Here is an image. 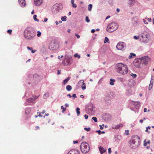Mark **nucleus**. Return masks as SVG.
<instances>
[{
	"instance_id": "nucleus-1",
	"label": "nucleus",
	"mask_w": 154,
	"mask_h": 154,
	"mask_svg": "<svg viewBox=\"0 0 154 154\" xmlns=\"http://www.w3.org/2000/svg\"><path fill=\"white\" fill-rule=\"evenodd\" d=\"M36 35V32L32 28L28 27L25 30L24 35L25 38L28 40H31Z\"/></svg>"
},
{
	"instance_id": "nucleus-44",
	"label": "nucleus",
	"mask_w": 154,
	"mask_h": 154,
	"mask_svg": "<svg viewBox=\"0 0 154 154\" xmlns=\"http://www.w3.org/2000/svg\"><path fill=\"white\" fill-rule=\"evenodd\" d=\"M130 75L132 76L133 78H135L137 76V75L136 74H134L133 73H131Z\"/></svg>"
},
{
	"instance_id": "nucleus-18",
	"label": "nucleus",
	"mask_w": 154,
	"mask_h": 154,
	"mask_svg": "<svg viewBox=\"0 0 154 154\" xmlns=\"http://www.w3.org/2000/svg\"><path fill=\"white\" fill-rule=\"evenodd\" d=\"M54 5L55 6V7H56V8L59 11L60 10H62L63 8L62 4L61 3H56Z\"/></svg>"
},
{
	"instance_id": "nucleus-58",
	"label": "nucleus",
	"mask_w": 154,
	"mask_h": 154,
	"mask_svg": "<svg viewBox=\"0 0 154 154\" xmlns=\"http://www.w3.org/2000/svg\"><path fill=\"white\" fill-rule=\"evenodd\" d=\"M72 97H74V98H76L77 97L76 94H72Z\"/></svg>"
},
{
	"instance_id": "nucleus-32",
	"label": "nucleus",
	"mask_w": 154,
	"mask_h": 154,
	"mask_svg": "<svg viewBox=\"0 0 154 154\" xmlns=\"http://www.w3.org/2000/svg\"><path fill=\"white\" fill-rule=\"evenodd\" d=\"M82 81H83V82H84L83 80H82ZM82 90H85L86 89V86L85 85V84L84 83V82H83V84L82 86Z\"/></svg>"
},
{
	"instance_id": "nucleus-47",
	"label": "nucleus",
	"mask_w": 154,
	"mask_h": 154,
	"mask_svg": "<svg viewBox=\"0 0 154 154\" xmlns=\"http://www.w3.org/2000/svg\"><path fill=\"white\" fill-rule=\"evenodd\" d=\"M33 77L34 78H36L38 77L37 74H35L33 75Z\"/></svg>"
},
{
	"instance_id": "nucleus-37",
	"label": "nucleus",
	"mask_w": 154,
	"mask_h": 154,
	"mask_svg": "<svg viewBox=\"0 0 154 154\" xmlns=\"http://www.w3.org/2000/svg\"><path fill=\"white\" fill-rule=\"evenodd\" d=\"M92 5L91 4H90L88 5V10L89 11H91L92 8Z\"/></svg>"
},
{
	"instance_id": "nucleus-53",
	"label": "nucleus",
	"mask_w": 154,
	"mask_h": 154,
	"mask_svg": "<svg viewBox=\"0 0 154 154\" xmlns=\"http://www.w3.org/2000/svg\"><path fill=\"white\" fill-rule=\"evenodd\" d=\"M75 36L76 37H77L78 38H80V36L79 35H78V34H77V33H75Z\"/></svg>"
},
{
	"instance_id": "nucleus-36",
	"label": "nucleus",
	"mask_w": 154,
	"mask_h": 154,
	"mask_svg": "<svg viewBox=\"0 0 154 154\" xmlns=\"http://www.w3.org/2000/svg\"><path fill=\"white\" fill-rule=\"evenodd\" d=\"M34 3L36 6H38V0H34Z\"/></svg>"
},
{
	"instance_id": "nucleus-16",
	"label": "nucleus",
	"mask_w": 154,
	"mask_h": 154,
	"mask_svg": "<svg viewBox=\"0 0 154 154\" xmlns=\"http://www.w3.org/2000/svg\"><path fill=\"white\" fill-rule=\"evenodd\" d=\"M132 104L134 106L135 108L137 109H138L140 106V103L138 101H132Z\"/></svg>"
},
{
	"instance_id": "nucleus-61",
	"label": "nucleus",
	"mask_w": 154,
	"mask_h": 154,
	"mask_svg": "<svg viewBox=\"0 0 154 154\" xmlns=\"http://www.w3.org/2000/svg\"><path fill=\"white\" fill-rule=\"evenodd\" d=\"M60 73H61V71L60 70H58L57 71V74L58 75H59L60 74Z\"/></svg>"
},
{
	"instance_id": "nucleus-23",
	"label": "nucleus",
	"mask_w": 154,
	"mask_h": 154,
	"mask_svg": "<svg viewBox=\"0 0 154 154\" xmlns=\"http://www.w3.org/2000/svg\"><path fill=\"white\" fill-rule=\"evenodd\" d=\"M70 78L69 77H67L66 79L64 80L63 82V84L64 85H66L70 80Z\"/></svg>"
},
{
	"instance_id": "nucleus-8",
	"label": "nucleus",
	"mask_w": 154,
	"mask_h": 154,
	"mask_svg": "<svg viewBox=\"0 0 154 154\" xmlns=\"http://www.w3.org/2000/svg\"><path fill=\"white\" fill-rule=\"evenodd\" d=\"M59 47V44L56 42H51L49 46V49L51 50H56Z\"/></svg>"
},
{
	"instance_id": "nucleus-45",
	"label": "nucleus",
	"mask_w": 154,
	"mask_h": 154,
	"mask_svg": "<svg viewBox=\"0 0 154 154\" xmlns=\"http://www.w3.org/2000/svg\"><path fill=\"white\" fill-rule=\"evenodd\" d=\"M84 129L86 131H89L90 130L91 128H85Z\"/></svg>"
},
{
	"instance_id": "nucleus-62",
	"label": "nucleus",
	"mask_w": 154,
	"mask_h": 154,
	"mask_svg": "<svg viewBox=\"0 0 154 154\" xmlns=\"http://www.w3.org/2000/svg\"><path fill=\"white\" fill-rule=\"evenodd\" d=\"M48 20V18L46 17L44 19V21L42 20V21H44V22H46Z\"/></svg>"
},
{
	"instance_id": "nucleus-11",
	"label": "nucleus",
	"mask_w": 154,
	"mask_h": 154,
	"mask_svg": "<svg viewBox=\"0 0 154 154\" xmlns=\"http://www.w3.org/2000/svg\"><path fill=\"white\" fill-rule=\"evenodd\" d=\"M142 63L141 58H139L135 59L134 61V65L136 67H140Z\"/></svg>"
},
{
	"instance_id": "nucleus-2",
	"label": "nucleus",
	"mask_w": 154,
	"mask_h": 154,
	"mask_svg": "<svg viewBox=\"0 0 154 154\" xmlns=\"http://www.w3.org/2000/svg\"><path fill=\"white\" fill-rule=\"evenodd\" d=\"M116 68L118 72L122 74H126L128 72L127 66L122 63H119L117 64Z\"/></svg>"
},
{
	"instance_id": "nucleus-49",
	"label": "nucleus",
	"mask_w": 154,
	"mask_h": 154,
	"mask_svg": "<svg viewBox=\"0 0 154 154\" xmlns=\"http://www.w3.org/2000/svg\"><path fill=\"white\" fill-rule=\"evenodd\" d=\"M7 32L8 33H9L10 34H11L12 30L11 29H9L8 30Z\"/></svg>"
},
{
	"instance_id": "nucleus-55",
	"label": "nucleus",
	"mask_w": 154,
	"mask_h": 154,
	"mask_svg": "<svg viewBox=\"0 0 154 154\" xmlns=\"http://www.w3.org/2000/svg\"><path fill=\"white\" fill-rule=\"evenodd\" d=\"M31 52L32 53H35L36 51V50H32V49L31 50Z\"/></svg>"
},
{
	"instance_id": "nucleus-39",
	"label": "nucleus",
	"mask_w": 154,
	"mask_h": 154,
	"mask_svg": "<svg viewBox=\"0 0 154 154\" xmlns=\"http://www.w3.org/2000/svg\"><path fill=\"white\" fill-rule=\"evenodd\" d=\"M37 15H34L33 16V19L35 21H38V20L36 18Z\"/></svg>"
},
{
	"instance_id": "nucleus-13",
	"label": "nucleus",
	"mask_w": 154,
	"mask_h": 154,
	"mask_svg": "<svg viewBox=\"0 0 154 154\" xmlns=\"http://www.w3.org/2000/svg\"><path fill=\"white\" fill-rule=\"evenodd\" d=\"M40 53L43 56L44 58L46 59H48V57H47L46 56L45 57V55L46 54V51L45 45H42V47L41 48L40 50Z\"/></svg>"
},
{
	"instance_id": "nucleus-14",
	"label": "nucleus",
	"mask_w": 154,
	"mask_h": 154,
	"mask_svg": "<svg viewBox=\"0 0 154 154\" xmlns=\"http://www.w3.org/2000/svg\"><path fill=\"white\" fill-rule=\"evenodd\" d=\"M125 43L123 42H119L116 46V48L118 50H122L125 47Z\"/></svg>"
},
{
	"instance_id": "nucleus-15",
	"label": "nucleus",
	"mask_w": 154,
	"mask_h": 154,
	"mask_svg": "<svg viewBox=\"0 0 154 154\" xmlns=\"http://www.w3.org/2000/svg\"><path fill=\"white\" fill-rule=\"evenodd\" d=\"M123 125L122 123H120L117 125H113L112 126V129H118L122 128L123 127Z\"/></svg>"
},
{
	"instance_id": "nucleus-64",
	"label": "nucleus",
	"mask_w": 154,
	"mask_h": 154,
	"mask_svg": "<svg viewBox=\"0 0 154 154\" xmlns=\"http://www.w3.org/2000/svg\"><path fill=\"white\" fill-rule=\"evenodd\" d=\"M73 143L74 144L77 143H78V141L77 140L74 141Z\"/></svg>"
},
{
	"instance_id": "nucleus-3",
	"label": "nucleus",
	"mask_w": 154,
	"mask_h": 154,
	"mask_svg": "<svg viewBox=\"0 0 154 154\" xmlns=\"http://www.w3.org/2000/svg\"><path fill=\"white\" fill-rule=\"evenodd\" d=\"M118 27L119 26L116 23L113 22L108 25L106 30L109 32H112L116 30Z\"/></svg>"
},
{
	"instance_id": "nucleus-40",
	"label": "nucleus",
	"mask_w": 154,
	"mask_h": 154,
	"mask_svg": "<svg viewBox=\"0 0 154 154\" xmlns=\"http://www.w3.org/2000/svg\"><path fill=\"white\" fill-rule=\"evenodd\" d=\"M109 41L108 38L107 37H105L104 41V43H105L108 42Z\"/></svg>"
},
{
	"instance_id": "nucleus-46",
	"label": "nucleus",
	"mask_w": 154,
	"mask_h": 154,
	"mask_svg": "<svg viewBox=\"0 0 154 154\" xmlns=\"http://www.w3.org/2000/svg\"><path fill=\"white\" fill-rule=\"evenodd\" d=\"M104 125L103 124L102 125H99V126L100 127V129L101 130H102L103 128V127L104 126Z\"/></svg>"
},
{
	"instance_id": "nucleus-28",
	"label": "nucleus",
	"mask_w": 154,
	"mask_h": 154,
	"mask_svg": "<svg viewBox=\"0 0 154 154\" xmlns=\"http://www.w3.org/2000/svg\"><path fill=\"white\" fill-rule=\"evenodd\" d=\"M136 56V55L133 53H130V55L129 56V59L133 58Z\"/></svg>"
},
{
	"instance_id": "nucleus-26",
	"label": "nucleus",
	"mask_w": 154,
	"mask_h": 154,
	"mask_svg": "<svg viewBox=\"0 0 154 154\" xmlns=\"http://www.w3.org/2000/svg\"><path fill=\"white\" fill-rule=\"evenodd\" d=\"M49 95V94L48 92H46L45 94H44L43 96V98L44 99L47 98Z\"/></svg>"
},
{
	"instance_id": "nucleus-27",
	"label": "nucleus",
	"mask_w": 154,
	"mask_h": 154,
	"mask_svg": "<svg viewBox=\"0 0 154 154\" xmlns=\"http://www.w3.org/2000/svg\"><path fill=\"white\" fill-rule=\"evenodd\" d=\"M71 3L72 4V7L74 8H75L77 7V5L76 4H74V0H71Z\"/></svg>"
},
{
	"instance_id": "nucleus-59",
	"label": "nucleus",
	"mask_w": 154,
	"mask_h": 154,
	"mask_svg": "<svg viewBox=\"0 0 154 154\" xmlns=\"http://www.w3.org/2000/svg\"><path fill=\"white\" fill-rule=\"evenodd\" d=\"M27 49L28 50H30L31 51V50H32V48H30L28 46L27 47Z\"/></svg>"
},
{
	"instance_id": "nucleus-22",
	"label": "nucleus",
	"mask_w": 154,
	"mask_h": 154,
	"mask_svg": "<svg viewBox=\"0 0 154 154\" xmlns=\"http://www.w3.org/2000/svg\"><path fill=\"white\" fill-rule=\"evenodd\" d=\"M128 4L130 6L133 5L134 4V0H129Z\"/></svg>"
},
{
	"instance_id": "nucleus-5",
	"label": "nucleus",
	"mask_w": 154,
	"mask_h": 154,
	"mask_svg": "<svg viewBox=\"0 0 154 154\" xmlns=\"http://www.w3.org/2000/svg\"><path fill=\"white\" fill-rule=\"evenodd\" d=\"M149 35L146 32L142 33L140 36V41L144 43H148L149 41Z\"/></svg>"
},
{
	"instance_id": "nucleus-30",
	"label": "nucleus",
	"mask_w": 154,
	"mask_h": 154,
	"mask_svg": "<svg viewBox=\"0 0 154 154\" xmlns=\"http://www.w3.org/2000/svg\"><path fill=\"white\" fill-rule=\"evenodd\" d=\"M66 90L68 91H71L72 89V87L70 85H68L66 86Z\"/></svg>"
},
{
	"instance_id": "nucleus-9",
	"label": "nucleus",
	"mask_w": 154,
	"mask_h": 154,
	"mask_svg": "<svg viewBox=\"0 0 154 154\" xmlns=\"http://www.w3.org/2000/svg\"><path fill=\"white\" fill-rule=\"evenodd\" d=\"M140 58H141V60H142V63L143 64H144L145 65H146L150 61L151 59L149 57L147 56L142 57Z\"/></svg>"
},
{
	"instance_id": "nucleus-21",
	"label": "nucleus",
	"mask_w": 154,
	"mask_h": 154,
	"mask_svg": "<svg viewBox=\"0 0 154 154\" xmlns=\"http://www.w3.org/2000/svg\"><path fill=\"white\" fill-rule=\"evenodd\" d=\"M99 149L101 154H102L103 153L105 152L106 151V149H105L103 148L101 146L99 147Z\"/></svg>"
},
{
	"instance_id": "nucleus-51",
	"label": "nucleus",
	"mask_w": 154,
	"mask_h": 154,
	"mask_svg": "<svg viewBox=\"0 0 154 154\" xmlns=\"http://www.w3.org/2000/svg\"><path fill=\"white\" fill-rule=\"evenodd\" d=\"M43 3L42 0H39V6L41 5Z\"/></svg>"
},
{
	"instance_id": "nucleus-25",
	"label": "nucleus",
	"mask_w": 154,
	"mask_h": 154,
	"mask_svg": "<svg viewBox=\"0 0 154 154\" xmlns=\"http://www.w3.org/2000/svg\"><path fill=\"white\" fill-rule=\"evenodd\" d=\"M130 144V147L132 149L136 148L137 147L136 146L134 145L135 144H133L130 142H129Z\"/></svg>"
},
{
	"instance_id": "nucleus-48",
	"label": "nucleus",
	"mask_w": 154,
	"mask_h": 154,
	"mask_svg": "<svg viewBox=\"0 0 154 154\" xmlns=\"http://www.w3.org/2000/svg\"><path fill=\"white\" fill-rule=\"evenodd\" d=\"M134 39L137 40L139 38H140V36H134Z\"/></svg>"
},
{
	"instance_id": "nucleus-54",
	"label": "nucleus",
	"mask_w": 154,
	"mask_h": 154,
	"mask_svg": "<svg viewBox=\"0 0 154 154\" xmlns=\"http://www.w3.org/2000/svg\"><path fill=\"white\" fill-rule=\"evenodd\" d=\"M145 19H146L148 20V21H149V22H151V21L152 20H151V18H150L149 19V18L146 17L145 18Z\"/></svg>"
},
{
	"instance_id": "nucleus-4",
	"label": "nucleus",
	"mask_w": 154,
	"mask_h": 154,
	"mask_svg": "<svg viewBox=\"0 0 154 154\" xmlns=\"http://www.w3.org/2000/svg\"><path fill=\"white\" fill-rule=\"evenodd\" d=\"M80 149L81 152L83 153H86L89 151L90 146L86 142H82L80 145Z\"/></svg>"
},
{
	"instance_id": "nucleus-60",
	"label": "nucleus",
	"mask_w": 154,
	"mask_h": 154,
	"mask_svg": "<svg viewBox=\"0 0 154 154\" xmlns=\"http://www.w3.org/2000/svg\"><path fill=\"white\" fill-rule=\"evenodd\" d=\"M119 80L121 82H123V79L122 78H120L119 79Z\"/></svg>"
},
{
	"instance_id": "nucleus-56",
	"label": "nucleus",
	"mask_w": 154,
	"mask_h": 154,
	"mask_svg": "<svg viewBox=\"0 0 154 154\" xmlns=\"http://www.w3.org/2000/svg\"><path fill=\"white\" fill-rule=\"evenodd\" d=\"M144 144L143 145L144 146H146L147 145V143L146 142V140H145L144 141Z\"/></svg>"
},
{
	"instance_id": "nucleus-20",
	"label": "nucleus",
	"mask_w": 154,
	"mask_h": 154,
	"mask_svg": "<svg viewBox=\"0 0 154 154\" xmlns=\"http://www.w3.org/2000/svg\"><path fill=\"white\" fill-rule=\"evenodd\" d=\"M20 5L22 7H24L26 5L25 0H18Z\"/></svg>"
},
{
	"instance_id": "nucleus-38",
	"label": "nucleus",
	"mask_w": 154,
	"mask_h": 154,
	"mask_svg": "<svg viewBox=\"0 0 154 154\" xmlns=\"http://www.w3.org/2000/svg\"><path fill=\"white\" fill-rule=\"evenodd\" d=\"M30 111V109L29 108L26 109L25 110V113L26 114H29Z\"/></svg>"
},
{
	"instance_id": "nucleus-10",
	"label": "nucleus",
	"mask_w": 154,
	"mask_h": 154,
	"mask_svg": "<svg viewBox=\"0 0 154 154\" xmlns=\"http://www.w3.org/2000/svg\"><path fill=\"white\" fill-rule=\"evenodd\" d=\"M140 141V138L139 137L136 135L132 137L130 142L135 144L137 141L139 142Z\"/></svg>"
},
{
	"instance_id": "nucleus-52",
	"label": "nucleus",
	"mask_w": 154,
	"mask_h": 154,
	"mask_svg": "<svg viewBox=\"0 0 154 154\" xmlns=\"http://www.w3.org/2000/svg\"><path fill=\"white\" fill-rule=\"evenodd\" d=\"M84 117L86 119H87L88 118V116L87 115L85 114L84 115Z\"/></svg>"
},
{
	"instance_id": "nucleus-43",
	"label": "nucleus",
	"mask_w": 154,
	"mask_h": 154,
	"mask_svg": "<svg viewBox=\"0 0 154 154\" xmlns=\"http://www.w3.org/2000/svg\"><path fill=\"white\" fill-rule=\"evenodd\" d=\"M74 56L75 57H77L78 59H79L80 58V56L78 54L76 53L74 54Z\"/></svg>"
},
{
	"instance_id": "nucleus-35",
	"label": "nucleus",
	"mask_w": 154,
	"mask_h": 154,
	"mask_svg": "<svg viewBox=\"0 0 154 154\" xmlns=\"http://www.w3.org/2000/svg\"><path fill=\"white\" fill-rule=\"evenodd\" d=\"M66 16H64L63 17H62L61 18V20L62 21H66Z\"/></svg>"
},
{
	"instance_id": "nucleus-34",
	"label": "nucleus",
	"mask_w": 154,
	"mask_h": 154,
	"mask_svg": "<svg viewBox=\"0 0 154 154\" xmlns=\"http://www.w3.org/2000/svg\"><path fill=\"white\" fill-rule=\"evenodd\" d=\"M96 132H97L99 134H103L105 133V131H100V130H99L98 131H96Z\"/></svg>"
},
{
	"instance_id": "nucleus-7",
	"label": "nucleus",
	"mask_w": 154,
	"mask_h": 154,
	"mask_svg": "<svg viewBox=\"0 0 154 154\" xmlns=\"http://www.w3.org/2000/svg\"><path fill=\"white\" fill-rule=\"evenodd\" d=\"M72 62V59L71 57L66 56L65 59L63 60L62 63L65 66H67L70 65Z\"/></svg>"
},
{
	"instance_id": "nucleus-19",
	"label": "nucleus",
	"mask_w": 154,
	"mask_h": 154,
	"mask_svg": "<svg viewBox=\"0 0 154 154\" xmlns=\"http://www.w3.org/2000/svg\"><path fill=\"white\" fill-rule=\"evenodd\" d=\"M52 11L53 13L54 14H56L59 11L56 8V7L54 5L52 8Z\"/></svg>"
},
{
	"instance_id": "nucleus-17",
	"label": "nucleus",
	"mask_w": 154,
	"mask_h": 154,
	"mask_svg": "<svg viewBox=\"0 0 154 154\" xmlns=\"http://www.w3.org/2000/svg\"><path fill=\"white\" fill-rule=\"evenodd\" d=\"M67 154H80V152L78 150L72 149L70 150Z\"/></svg>"
},
{
	"instance_id": "nucleus-57",
	"label": "nucleus",
	"mask_w": 154,
	"mask_h": 154,
	"mask_svg": "<svg viewBox=\"0 0 154 154\" xmlns=\"http://www.w3.org/2000/svg\"><path fill=\"white\" fill-rule=\"evenodd\" d=\"M63 110L62 111V112L63 113H64V112L66 110V108H64L63 109Z\"/></svg>"
},
{
	"instance_id": "nucleus-50",
	"label": "nucleus",
	"mask_w": 154,
	"mask_h": 154,
	"mask_svg": "<svg viewBox=\"0 0 154 154\" xmlns=\"http://www.w3.org/2000/svg\"><path fill=\"white\" fill-rule=\"evenodd\" d=\"M111 148H109L108 149V153L109 154H110L111 153Z\"/></svg>"
},
{
	"instance_id": "nucleus-41",
	"label": "nucleus",
	"mask_w": 154,
	"mask_h": 154,
	"mask_svg": "<svg viewBox=\"0 0 154 154\" xmlns=\"http://www.w3.org/2000/svg\"><path fill=\"white\" fill-rule=\"evenodd\" d=\"M92 119L95 122H97V119L95 117H93L92 118Z\"/></svg>"
},
{
	"instance_id": "nucleus-29",
	"label": "nucleus",
	"mask_w": 154,
	"mask_h": 154,
	"mask_svg": "<svg viewBox=\"0 0 154 154\" xmlns=\"http://www.w3.org/2000/svg\"><path fill=\"white\" fill-rule=\"evenodd\" d=\"M115 80L112 79H110V81L109 82V84L111 85H114V82H115Z\"/></svg>"
},
{
	"instance_id": "nucleus-31",
	"label": "nucleus",
	"mask_w": 154,
	"mask_h": 154,
	"mask_svg": "<svg viewBox=\"0 0 154 154\" xmlns=\"http://www.w3.org/2000/svg\"><path fill=\"white\" fill-rule=\"evenodd\" d=\"M80 109L78 107H77L76 108V111L77 114V116H79L80 114Z\"/></svg>"
},
{
	"instance_id": "nucleus-24",
	"label": "nucleus",
	"mask_w": 154,
	"mask_h": 154,
	"mask_svg": "<svg viewBox=\"0 0 154 154\" xmlns=\"http://www.w3.org/2000/svg\"><path fill=\"white\" fill-rule=\"evenodd\" d=\"M153 83V81H150V84L149 86L148 89L150 90L152 88Z\"/></svg>"
},
{
	"instance_id": "nucleus-33",
	"label": "nucleus",
	"mask_w": 154,
	"mask_h": 154,
	"mask_svg": "<svg viewBox=\"0 0 154 154\" xmlns=\"http://www.w3.org/2000/svg\"><path fill=\"white\" fill-rule=\"evenodd\" d=\"M111 118V116L110 115L108 114H106L105 115V118H107V119H110Z\"/></svg>"
},
{
	"instance_id": "nucleus-42",
	"label": "nucleus",
	"mask_w": 154,
	"mask_h": 154,
	"mask_svg": "<svg viewBox=\"0 0 154 154\" xmlns=\"http://www.w3.org/2000/svg\"><path fill=\"white\" fill-rule=\"evenodd\" d=\"M85 21L87 23H89L90 21V19L89 18V17L88 16H86L85 17Z\"/></svg>"
},
{
	"instance_id": "nucleus-63",
	"label": "nucleus",
	"mask_w": 154,
	"mask_h": 154,
	"mask_svg": "<svg viewBox=\"0 0 154 154\" xmlns=\"http://www.w3.org/2000/svg\"><path fill=\"white\" fill-rule=\"evenodd\" d=\"M143 22L146 24H147L148 23L147 22H146V20L144 19L143 20Z\"/></svg>"
},
{
	"instance_id": "nucleus-6",
	"label": "nucleus",
	"mask_w": 154,
	"mask_h": 154,
	"mask_svg": "<svg viewBox=\"0 0 154 154\" xmlns=\"http://www.w3.org/2000/svg\"><path fill=\"white\" fill-rule=\"evenodd\" d=\"M94 109L93 104L91 103H88L86 106L85 111L87 113H93L94 112Z\"/></svg>"
},
{
	"instance_id": "nucleus-12",
	"label": "nucleus",
	"mask_w": 154,
	"mask_h": 154,
	"mask_svg": "<svg viewBox=\"0 0 154 154\" xmlns=\"http://www.w3.org/2000/svg\"><path fill=\"white\" fill-rule=\"evenodd\" d=\"M36 98L34 97H31L28 98L27 99L26 104L27 105H32L35 102V101L36 100Z\"/></svg>"
}]
</instances>
